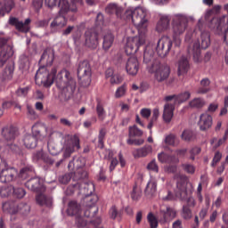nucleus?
Masks as SVG:
<instances>
[{
  "instance_id": "obj_1",
  "label": "nucleus",
  "mask_w": 228,
  "mask_h": 228,
  "mask_svg": "<svg viewBox=\"0 0 228 228\" xmlns=\"http://www.w3.org/2000/svg\"><path fill=\"white\" fill-rule=\"evenodd\" d=\"M143 63L147 65L150 74H154V80L157 83H163L170 77V66L165 63L161 64L151 45H146L144 49Z\"/></svg>"
},
{
  "instance_id": "obj_2",
  "label": "nucleus",
  "mask_w": 228,
  "mask_h": 228,
  "mask_svg": "<svg viewBox=\"0 0 228 228\" xmlns=\"http://www.w3.org/2000/svg\"><path fill=\"white\" fill-rule=\"evenodd\" d=\"M79 191L82 195H85L82 202L83 206L87 208L84 213L85 216L86 218L95 216L99 211V208L95 207L99 198L97 195H94L95 185L92 182H80Z\"/></svg>"
},
{
  "instance_id": "obj_3",
  "label": "nucleus",
  "mask_w": 228,
  "mask_h": 228,
  "mask_svg": "<svg viewBox=\"0 0 228 228\" xmlns=\"http://www.w3.org/2000/svg\"><path fill=\"white\" fill-rule=\"evenodd\" d=\"M125 17L127 20H132L137 29H147L149 26V18H147V10L137 7L134 10L127 9L125 12Z\"/></svg>"
},
{
  "instance_id": "obj_4",
  "label": "nucleus",
  "mask_w": 228,
  "mask_h": 228,
  "mask_svg": "<svg viewBox=\"0 0 228 228\" xmlns=\"http://www.w3.org/2000/svg\"><path fill=\"white\" fill-rule=\"evenodd\" d=\"M59 15L56 16L50 24V29L52 33H56L58 28H64L67 26V18L65 15L70 12V4L68 0H61L59 3Z\"/></svg>"
},
{
  "instance_id": "obj_5",
  "label": "nucleus",
  "mask_w": 228,
  "mask_h": 228,
  "mask_svg": "<svg viewBox=\"0 0 228 228\" xmlns=\"http://www.w3.org/2000/svg\"><path fill=\"white\" fill-rule=\"evenodd\" d=\"M190 193L191 192L186 188V183H178L176 184V189L175 190V197L172 192L168 191L166 200H174L175 199H179L180 200H187V204L184 206H187L188 208H195L197 203L195 202V199H193V197L190 196L188 198Z\"/></svg>"
},
{
  "instance_id": "obj_6",
  "label": "nucleus",
  "mask_w": 228,
  "mask_h": 228,
  "mask_svg": "<svg viewBox=\"0 0 228 228\" xmlns=\"http://www.w3.org/2000/svg\"><path fill=\"white\" fill-rule=\"evenodd\" d=\"M138 33L139 36L127 38L125 47L126 54H134L138 53L140 47L145 44V33H147V28L138 29Z\"/></svg>"
},
{
  "instance_id": "obj_7",
  "label": "nucleus",
  "mask_w": 228,
  "mask_h": 228,
  "mask_svg": "<svg viewBox=\"0 0 228 228\" xmlns=\"http://www.w3.org/2000/svg\"><path fill=\"white\" fill-rule=\"evenodd\" d=\"M56 68L52 69L51 73L47 71L45 67L39 68L35 76L36 85H42L45 88H49L56 79Z\"/></svg>"
},
{
  "instance_id": "obj_8",
  "label": "nucleus",
  "mask_w": 228,
  "mask_h": 228,
  "mask_svg": "<svg viewBox=\"0 0 228 228\" xmlns=\"http://www.w3.org/2000/svg\"><path fill=\"white\" fill-rule=\"evenodd\" d=\"M2 209L4 213H9L12 215L11 220H13V215H23V216H27L29 215V211H31V207L27 203H20L19 205L15 204L13 201H7L3 203Z\"/></svg>"
},
{
  "instance_id": "obj_9",
  "label": "nucleus",
  "mask_w": 228,
  "mask_h": 228,
  "mask_svg": "<svg viewBox=\"0 0 228 228\" xmlns=\"http://www.w3.org/2000/svg\"><path fill=\"white\" fill-rule=\"evenodd\" d=\"M77 77L82 86H90L92 83V68L88 61H80L77 68Z\"/></svg>"
},
{
  "instance_id": "obj_10",
  "label": "nucleus",
  "mask_w": 228,
  "mask_h": 228,
  "mask_svg": "<svg viewBox=\"0 0 228 228\" xmlns=\"http://www.w3.org/2000/svg\"><path fill=\"white\" fill-rule=\"evenodd\" d=\"M64 152H63V159H67V158H70L73 152L79 151L81 146L79 145V137L76 134L70 135L68 134L64 137Z\"/></svg>"
},
{
  "instance_id": "obj_11",
  "label": "nucleus",
  "mask_w": 228,
  "mask_h": 228,
  "mask_svg": "<svg viewBox=\"0 0 228 228\" xmlns=\"http://www.w3.org/2000/svg\"><path fill=\"white\" fill-rule=\"evenodd\" d=\"M148 45H151V50L154 53V49L156 50V53L158 56L160 58H165L170 53V50L172 49L173 42L172 39L168 37H162L160 39L158 40L157 44L155 45L149 44Z\"/></svg>"
},
{
  "instance_id": "obj_12",
  "label": "nucleus",
  "mask_w": 228,
  "mask_h": 228,
  "mask_svg": "<svg viewBox=\"0 0 228 228\" xmlns=\"http://www.w3.org/2000/svg\"><path fill=\"white\" fill-rule=\"evenodd\" d=\"M42 131H45V126L42 123H36L32 126V134L25 135L23 139V143L27 149H35L37 147V136H40V133Z\"/></svg>"
},
{
  "instance_id": "obj_13",
  "label": "nucleus",
  "mask_w": 228,
  "mask_h": 228,
  "mask_svg": "<svg viewBox=\"0 0 228 228\" xmlns=\"http://www.w3.org/2000/svg\"><path fill=\"white\" fill-rule=\"evenodd\" d=\"M69 76L70 73L66 71L65 77H67L68 81L59 95L61 102H67V101H70L74 95V92H76V80L74 78H69Z\"/></svg>"
},
{
  "instance_id": "obj_14",
  "label": "nucleus",
  "mask_w": 228,
  "mask_h": 228,
  "mask_svg": "<svg viewBox=\"0 0 228 228\" xmlns=\"http://www.w3.org/2000/svg\"><path fill=\"white\" fill-rule=\"evenodd\" d=\"M173 35L181 36L186 28H188V20L181 14H175L172 17Z\"/></svg>"
},
{
  "instance_id": "obj_15",
  "label": "nucleus",
  "mask_w": 228,
  "mask_h": 228,
  "mask_svg": "<svg viewBox=\"0 0 228 228\" xmlns=\"http://www.w3.org/2000/svg\"><path fill=\"white\" fill-rule=\"evenodd\" d=\"M13 56V46L8 44V38L0 37V63L4 65Z\"/></svg>"
},
{
  "instance_id": "obj_16",
  "label": "nucleus",
  "mask_w": 228,
  "mask_h": 228,
  "mask_svg": "<svg viewBox=\"0 0 228 228\" xmlns=\"http://www.w3.org/2000/svg\"><path fill=\"white\" fill-rule=\"evenodd\" d=\"M85 44L89 49H97L99 45V33H97L95 28H90L86 31Z\"/></svg>"
},
{
  "instance_id": "obj_17",
  "label": "nucleus",
  "mask_w": 228,
  "mask_h": 228,
  "mask_svg": "<svg viewBox=\"0 0 228 228\" xmlns=\"http://www.w3.org/2000/svg\"><path fill=\"white\" fill-rule=\"evenodd\" d=\"M8 22L10 26H14L17 31L28 33V31H29V24H31V19L28 18L25 20V22H22L20 21L18 18L11 16Z\"/></svg>"
},
{
  "instance_id": "obj_18",
  "label": "nucleus",
  "mask_w": 228,
  "mask_h": 228,
  "mask_svg": "<svg viewBox=\"0 0 228 228\" xmlns=\"http://www.w3.org/2000/svg\"><path fill=\"white\" fill-rule=\"evenodd\" d=\"M15 179H17V169L9 167L7 165L0 171V183H12Z\"/></svg>"
},
{
  "instance_id": "obj_19",
  "label": "nucleus",
  "mask_w": 228,
  "mask_h": 228,
  "mask_svg": "<svg viewBox=\"0 0 228 228\" xmlns=\"http://www.w3.org/2000/svg\"><path fill=\"white\" fill-rule=\"evenodd\" d=\"M140 69V62L135 57H130L126 64V70L130 76H136L138 70Z\"/></svg>"
},
{
  "instance_id": "obj_20",
  "label": "nucleus",
  "mask_w": 228,
  "mask_h": 228,
  "mask_svg": "<svg viewBox=\"0 0 228 228\" xmlns=\"http://www.w3.org/2000/svg\"><path fill=\"white\" fill-rule=\"evenodd\" d=\"M171 20L172 17H170V15L160 16L156 26V30L158 31V33H163V31H167V29H169Z\"/></svg>"
},
{
  "instance_id": "obj_21",
  "label": "nucleus",
  "mask_w": 228,
  "mask_h": 228,
  "mask_svg": "<svg viewBox=\"0 0 228 228\" xmlns=\"http://www.w3.org/2000/svg\"><path fill=\"white\" fill-rule=\"evenodd\" d=\"M199 126L200 131H207L211 126H213V117L211 115L203 113L200 117Z\"/></svg>"
},
{
  "instance_id": "obj_22",
  "label": "nucleus",
  "mask_w": 228,
  "mask_h": 228,
  "mask_svg": "<svg viewBox=\"0 0 228 228\" xmlns=\"http://www.w3.org/2000/svg\"><path fill=\"white\" fill-rule=\"evenodd\" d=\"M25 186L26 188H28V190H30L31 191H36L37 193L44 190V186L40 183V178L38 177H34L28 180L25 183Z\"/></svg>"
},
{
  "instance_id": "obj_23",
  "label": "nucleus",
  "mask_w": 228,
  "mask_h": 228,
  "mask_svg": "<svg viewBox=\"0 0 228 228\" xmlns=\"http://www.w3.org/2000/svg\"><path fill=\"white\" fill-rule=\"evenodd\" d=\"M2 136H4V140L7 142H13L17 137V127L13 126H4L2 129Z\"/></svg>"
},
{
  "instance_id": "obj_24",
  "label": "nucleus",
  "mask_w": 228,
  "mask_h": 228,
  "mask_svg": "<svg viewBox=\"0 0 228 228\" xmlns=\"http://www.w3.org/2000/svg\"><path fill=\"white\" fill-rule=\"evenodd\" d=\"M159 216L164 222H168V220H174L177 216V212L170 207H166L160 208Z\"/></svg>"
},
{
  "instance_id": "obj_25",
  "label": "nucleus",
  "mask_w": 228,
  "mask_h": 228,
  "mask_svg": "<svg viewBox=\"0 0 228 228\" xmlns=\"http://www.w3.org/2000/svg\"><path fill=\"white\" fill-rule=\"evenodd\" d=\"M36 202L39 206H45V208L53 207V198L44 193H37L36 195Z\"/></svg>"
},
{
  "instance_id": "obj_26",
  "label": "nucleus",
  "mask_w": 228,
  "mask_h": 228,
  "mask_svg": "<svg viewBox=\"0 0 228 228\" xmlns=\"http://www.w3.org/2000/svg\"><path fill=\"white\" fill-rule=\"evenodd\" d=\"M190 70V61L185 56H182L178 61V76H184Z\"/></svg>"
},
{
  "instance_id": "obj_27",
  "label": "nucleus",
  "mask_w": 228,
  "mask_h": 228,
  "mask_svg": "<svg viewBox=\"0 0 228 228\" xmlns=\"http://www.w3.org/2000/svg\"><path fill=\"white\" fill-rule=\"evenodd\" d=\"M13 8H15V2H13V0H4L3 3L0 2V15L4 17V15L10 13Z\"/></svg>"
},
{
  "instance_id": "obj_28",
  "label": "nucleus",
  "mask_w": 228,
  "mask_h": 228,
  "mask_svg": "<svg viewBox=\"0 0 228 228\" xmlns=\"http://www.w3.org/2000/svg\"><path fill=\"white\" fill-rule=\"evenodd\" d=\"M113 42H115V36L108 30L103 34V41H102V49L104 51H109L113 45Z\"/></svg>"
},
{
  "instance_id": "obj_29",
  "label": "nucleus",
  "mask_w": 228,
  "mask_h": 228,
  "mask_svg": "<svg viewBox=\"0 0 228 228\" xmlns=\"http://www.w3.org/2000/svg\"><path fill=\"white\" fill-rule=\"evenodd\" d=\"M158 159L160 163H167V165L179 163V159L177 157L168 155L165 152L159 153Z\"/></svg>"
},
{
  "instance_id": "obj_30",
  "label": "nucleus",
  "mask_w": 228,
  "mask_h": 228,
  "mask_svg": "<svg viewBox=\"0 0 228 228\" xmlns=\"http://www.w3.org/2000/svg\"><path fill=\"white\" fill-rule=\"evenodd\" d=\"M152 152V146L151 145H145L142 148L136 149L133 151V156L135 159L138 158H146V156H149Z\"/></svg>"
},
{
  "instance_id": "obj_31",
  "label": "nucleus",
  "mask_w": 228,
  "mask_h": 228,
  "mask_svg": "<svg viewBox=\"0 0 228 228\" xmlns=\"http://www.w3.org/2000/svg\"><path fill=\"white\" fill-rule=\"evenodd\" d=\"M67 213L69 216H79L81 215V206L76 201H69Z\"/></svg>"
},
{
  "instance_id": "obj_32",
  "label": "nucleus",
  "mask_w": 228,
  "mask_h": 228,
  "mask_svg": "<svg viewBox=\"0 0 228 228\" xmlns=\"http://www.w3.org/2000/svg\"><path fill=\"white\" fill-rule=\"evenodd\" d=\"M174 110L175 107L172 103H167L164 107L163 118L167 124L172 122V118H174Z\"/></svg>"
},
{
  "instance_id": "obj_33",
  "label": "nucleus",
  "mask_w": 228,
  "mask_h": 228,
  "mask_svg": "<svg viewBox=\"0 0 228 228\" xmlns=\"http://www.w3.org/2000/svg\"><path fill=\"white\" fill-rule=\"evenodd\" d=\"M158 190V183H156V180L151 179L148 182L146 188L144 190V193L146 197H152L154 193H156Z\"/></svg>"
},
{
  "instance_id": "obj_34",
  "label": "nucleus",
  "mask_w": 228,
  "mask_h": 228,
  "mask_svg": "<svg viewBox=\"0 0 228 228\" xmlns=\"http://www.w3.org/2000/svg\"><path fill=\"white\" fill-rule=\"evenodd\" d=\"M189 53H191L192 58L196 63L201 61L202 57L200 55V43L195 42L192 45L191 50H189Z\"/></svg>"
},
{
  "instance_id": "obj_35",
  "label": "nucleus",
  "mask_w": 228,
  "mask_h": 228,
  "mask_svg": "<svg viewBox=\"0 0 228 228\" xmlns=\"http://www.w3.org/2000/svg\"><path fill=\"white\" fill-rule=\"evenodd\" d=\"M40 61H45L47 67H51L54 61V52L51 50H45L41 56Z\"/></svg>"
},
{
  "instance_id": "obj_36",
  "label": "nucleus",
  "mask_w": 228,
  "mask_h": 228,
  "mask_svg": "<svg viewBox=\"0 0 228 228\" xmlns=\"http://www.w3.org/2000/svg\"><path fill=\"white\" fill-rule=\"evenodd\" d=\"M34 172H35V168L33 167V166L27 165L20 169L19 177L20 179H27L29 177V175H33Z\"/></svg>"
},
{
  "instance_id": "obj_37",
  "label": "nucleus",
  "mask_w": 228,
  "mask_h": 228,
  "mask_svg": "<svg viewBox=\"0 0 228 228\" xmlns=\"http://www.w3.org/2000/svg\"><path fill=\"white\" fill-rule=\"evenodd\" d=\"M209 85H211V81L209 80V78H203L200 81V87H199L197 94H208V92L211 90Z\"/></svg>"
},
{
  "instance_id": "obj_38",
  "label": "nucleus",
  "mask_w": 228,
  "mask_h": 228,
  "mask_svg": "<svg viewBox=\"0 0 228 228\" xmlns=\"http://www.w3.org/2000/svg\"><path fill=\"white\" fill-rule=\"evenodd\" d=\"M106 13H110V15H113L115 13L117 17H121L122 15V8L118 7V5L115 4H110L106 9Z\"/></svg>"
},
{
  "instance_id": "obj_39",
  "label": "nucleus",
  "mask_w": 228,
  "mask_h": 228,
  "mask_svg": "<svg viewBox=\"0 0 228 228\" xmlns=\"http://www.w3.org/2000/svg\"><path fill=\"white\" fill-rule=\"evenodd\" d=\"M74 167V168H83V167H85L86 165V162L85 161V159L83 158H77V159H73V160H71L69 165L68 167L70 168L71 167Z\"/></svg>"
},
{
  "instance_id": "obj_40",
  "label": "nucleus",
  "mask_w": 228,
  "mask_h": 228,
  "mask_svg": "<svg viewBox=\"0 0 228 228\" xmlns=\"http://www.w3.org/2000/svg\"><path fill=\"white\" fill-rule=\"evenodd\" d=\"M143 135V131H142L136 125L129 126L128 136L129 138H134L135 136L140 137Z\"/></svg>"
},
{
  "instance_id": "obj_41",
  "label": "nucleus",
  "mask_w": 228,
  "mask_h": 228,
  "mask_svg": "<svg viewBox=\"0 0 228 228\" xmlns=\"http://www.w3.org/2000/svg\"><path fill=\"white\" fill-rule=\"evenodd\" d=\"M211 44L209 32H201V49H208Z\"/></svg>"
},
{
  "instance_id": "obj_42",
  "label": "nucleus",
  "mask_w": 228,
  "mask_h": 228,
  "mask_svg": "<svg viewBox=\"0 0 228 228\" xmlns=\"http://www.w3.org/2000/svg\"><path fill=\"white\" fill-rule=\"evenodd\" d=\"M96 113L98 115L99 120L102 122L106 118V110H104V106L101 102H97L96 105Z\"/></svg>"
},
{
  "instance_id": "obj_43",
  "label": "nucleus",
  "mask_w": 228,
  "mask_h": 228,
  "mask_svg": "<svg viewBox=\"0 0 228 228\" xmlns=\"http://www.w3.org/2000/svg\"><path fill=\"white\" fill-rule=\"evenodd\" d=\"M131 199L132 200H134L135 202H138L140 199H142V189L138 187V185H134L133 191L131 193Z\"/></svg>"
},
{
  "instance_id": "obj_44",
  "label": "nucleus",
  "mask_w": 228,
  "mask_h": 228,
  "mask_svg": "<svg viewBox=\"0 0 228 228\" xmlns=\"http://www.w3.org/2000/svg\"><path fill=\"white\" fill-rule=\"evenodd\" d=\"M165 143H167V145H171L172 147H175L179 145V140H177V137L175 134H171L166 136Z\"/></svg>"
},
{
  "instance_id": "obj_45",
  "label": "nucleus",
  "mask_w": 228,
  "mask_h": 228,
  "mask_svg": "<svg viewBox=\"0 0 228 228\" xmlns=\"http://www.w3.org/2000/svg\"><path fill=\"white\" fill-rule=\"evenodd\" d=\"M106 139V128L100 129L98 135V147L99 149H104V140Z\"/></svg>"
},
{
  "instance_id": "obj_46",
  "label": "nucleus",
  "mask_w": 228,
  "mask_h": 228,
  "mask_svg": "<svg viewBox=\"0 0 228 228\" xmlns=\"http://www.w3.org/2000/svg\"><path fill=\"white\" fill-rule=\"evenodd\" d=\"M127 93V85L123 84L118 89L116 90L115 93V97L116 99H120L121 97H124L126 94Z\"/></svg>"
},
{
  "instance_id": "obj_47",
  "label": "nucleus",
  "mask_w": 228,
  "mask_h": 228,
  "mask_svg": "<svg viewBox=\"0 0 228 228\" xmlns=\"http://www.w3.org/2000/svg\"><path fill=\"white\" fill-rule=\"evenodd\" d=\"M190 97H191V94H190V92L188 91H185L176 95V102H178L179 104H181V102H186V101H188Z\"/></svg>"
},
{
  "instance_id": "obj_48",
  "label": "nucleus",
  "mask_w": 228,
  "mask_h": 228,
  "mask_svg": "<svg viewBox=\"0 0 228 228\" xmlns=\"http://www.w3.org/2000/svg\"><path fill=\"white\" fill-rule=\"evenodd\" d=\"M44 158H45V154H44V151L39 150L33 153L32 160L34 163H38V161H44Z\"/></svg>"
},
{
  "instance_id": "obj_49",
  "label": "nucleus",
  "mask_w": 228,
  "mask_h": 228,
  "mask_svg": "<svg viewBox=\"0 0 228 228\" xmlns=\"http://www.w3.org/2000/svg\"><path fill=\"white\" fill-rule=\"evenodd\" d=\"M202 152V149H200V147L199 146H194L192 147L190 151H189V159H191V161H195V156H199V154Z\"/></svg>"
},
{
  "instance_id": "obj_50",
  "label": "nucleus",
  "mask_w": 228,
  "mask_h": 228,
  "mask_svg": "<svg viewBox=\"0 0 228 228\" xmlns=\"http://www.w3.org/2000/svg\"><path fill=\"white\" fill-rule=\"evenodd\" d=\"M147 220L151 228H158V218H156V216L152 212L148 214Z\"/></svg>"
},
{
  "instance_id": "obj_51",
  "label": "nucleus",
  "mask_w": 228,
  "mask_h": 228,
  "mask_svg": "<svg viewBox=\"0 0 228 228\" xmlns=\"http://www.w3.org/2000/svg\"><path fill=\"white\" fill-rule=\"evenodd\" d=\"M182 168L186 172V174H190L191 175H193L195 174V166L193 164H190L188 162H185L182 164Z\"/></svg>"
},
{
  "instance_id": "obj_52",
  "label": "nucleus",
  "mask_w": 228,
  "mask_h": 228,
  "mask_svg": "<svg viewBox=\"0 0 228 228\" xmlns=\"http://www.w3.org/2000/svg\"><path fill=\"white\" fill-rule=\"evenodd\" d=\"M13 196L16 197V199H24L26 196V190L22 187H14Z\"/></svg>"
},
{
  "instance_id": "obj_53",
  "label": "nucleus",
  "mask_w": 228,
  "mask_h": 228,
  "mask_svg": "<svg viewBox=\"0 0 228 228\" xmlns=\"http://www.w3.org/2000/svg\"><path fill=\"white\" fill-rule=\"evenodd\" d=\"M191 108H202L205 104V102L202 98H194L191 102H190Z\"/></svg>"
},
{
  "instance_id": "obj_54",
  "label": "nucleus",
  "mask_w": 228,
  "mask_h": 228,
  "mask_svg": "<svg viewBox=\"0 0 228 228\" xmlns=\"http://www.w3.org/2000/svg\"><path fill=\"white\" fill-rule=\"evenodd\" d=\"M17 97H28V94H29V87H20L15 92Z\"/></svg>"
},
{
  "instance_id": "obj_55",
  "label": "nucleus",
  "mask_w": 228,
  "mask_h": 228,
  "mask_svg": "<svg viewBox=\"0 0 228 228\" xmlns=\"http://www.w3.org/2000/svg\"><path fill=\"white\" fill-rule=\"evenodd\" d=\"M182 216L184 220H190L192 216L191 209L188 206L183 207Z\"/></svg>"
},
{
  "instance_id": "obj_56",
  "label": "nucleus",
  "mask_w": 228,
  "mask_h": 228,
  "mask_svg": "<svg viewBox=\"0 0 228 228\" xmlns=\"http://www.w3.org/2000/svg\"><path fill=\"white\" fill-rule=\"evenodd\" d=\"M122 81H124V78L118 74H114V76L110 79V85H120Z\"/></svg>"
},
{
  "instance_id": "obj_57",
  "label": "nucleus",
  "mask_w": 228,
  "mask_h": 228,
  "mask_svg": "<svg viewBox=\"0 0 228 228\" xmlns=\"http://www.w3.org/2000/svg\"><path fill=\"white\" fill-rule=\"evenodd\" d=\"M221 159H222V152L216 151L212 159L211 167H216V164L220 163Z\"/></svg>"
},
{
  "instance_id": "obj_58",
  "label": "nucleus",
  "mask_w": 228,
  "mask_h": 228,
  "mask_svg": "<svg viewBox=\"0 0 228 228\" xmlns=\"http://www.w3.org/2000/svg\"><path fill=\"white\" fill-rule=\"evenodd\" d=\"M79 186H80V183H77L72 185H69L66 191L67 195H72L77 190H79Z\"/></svg>"
},
{
  "instance_id": "obj_59",
  "label": "nucleus",
  "mask_w": 228,
  "mask_h": 228,
  "mask_svg": "<svg viewBox=\"0 0 228 228\" xmlns=\"http://www.w3.org/2000/svg\"><path fill=\"white\" fill-rule=\"evenodd\" d=\"M181 138L185 142H190V140L193 138V133H191L190 130H184L181 135Z\"/></svg>"
},
{
  "instance_id": "obj_60",
  "label": "nucleus",
  "mask_w": 228,
  "mask_h": 228,
  "mask_svg": "<svg viewBox=\"0 0 228 228\" xmlns=\"http://www.w3.org/2000/svg\"><path fill=\"white\" fill-rule=\"evenodd\" d=\"M70 179H72V173H69V174H66V175H62L59 179V181L62 184H68V183H70Z\"/></svg>"
},
{
  "instance_id": "obj_61",
  "label": "nucleus",
  "mask_w": 228,
  "mask_h": 228,
  "mask_svg": "<svg viewBox=\"0 0 228 228\" xmlns=\"http://www.w3.org/2000/svg\"><path fill=\"white\" fill-rule=\"evenodd\" d=\"M144 142L145 141L143 139H131L130 138L126 141V143L128 145H143Z\"/></svg>"
},
{
  "instance_id": "obj_62",
  "label": "nucleus",
  "mask_w": 228,
  "mask_h": 228,
  "mask_svg": "<svg viewBox=\"0 0 228 228\" xmlns=\"http://www.w3.org/2000/svg\"><path fill=\"white\" fill-rule=\"evenodd\" d=\"M28 117L30 120H37L38 118V115L35 111L33 108L28 107Z\"/></svg>"
},
{
  "instance_id": "obj_63",
  "label": "nucleus",
  "mask_w": 228,
  "mask_h": 228,
  "mask_svg": "<svg viewBox=\"0 0 228 228\" xmlns=\"http://www.w3.org/2000/svg\"><path fill=\"white\" fill-rule=\"evenodd\" d=\"M147 169L151 170V172H159V167H158V164L156 163V159L151 160L147 165Z\"/></svg>"
},
{
  "instance_id": "obj_64",
  "label": "nucleus",
  "mask_w": 228,
  "mask_h": 228,
  "mask_svg": "<svg viewBox=\"0 0 228 228\" xmlns=\"http://www.w3.org/2000/svg\"><path fill=\"white\" fill-rule=\"evenodd\" d=\"M12 74H13V68L12 66H7L4 69V79L12 77Z\"/></svg>"
}]
</instances>
